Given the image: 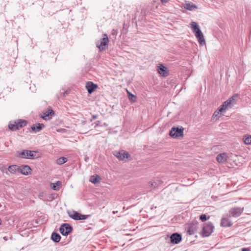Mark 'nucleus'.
<instances>
[{"label":"nucleus","instance_id":"7c9ffc66","mask_svg":"<svg viewBox=\"0 0 251 251\" xmlns=\"http://www.w3.org/2000/svg\"><path fill=\"white\" fill-rule=\"evenodd\" d=\"M200 219L202 221L204 222L207 219V216L205 214H202L200 217Z\"/></svg>","mask_w":251,"mask_h":251},{"label":"nucleus","instance_id":"bb28decb","mask_svg":"<svg viewBox=\"0 0 251 251\" xmlns=\"http://www.w3.org/2000/svg\"><path fill=\"white\" fill-rule=\"evenodd\" d=\"M8 127L12 131H15L18 129L16 122H15L14 124H9Z\"/></svg>","mask_w":251,"mask_h":251},{"label":"nucleus","instance_id":"72a5a7b5","mask_svg":"<svg viewBox=\"0 0 251 251\" xmlns=\"http://www.w3.org/2000/svg\"><path fill=\"white\" fill-rule=\"evenodd\" d=\"M242 251H250V250L248 248H243L242 249Z\"/></svg>","mask_w":251,"mask_h":251},{"label":"nucleus","instance_id":"2f4dec72","mask_svg":"<svg viewBox=\"0 0 251 251\" xmlns=\"http://www.w3.org/2000/svg\"><path fill=\"white\" fill-rule=\"evenodd\" d=\"M236 98H237V96L236 95H234V96H233L231 98H230L228 100H231V102H234V104L235 103V102H236Z\"/></svg>","mask_w":251,"mask_h":251},{"label":"nucleus","instance_id":"5701e85b","mask_svg":"<svg viewBox=\"0 0 251 251\" xmlns=\"http://www.w3.org/2000/svg\"><path fill=\"white\" fill-rule=\"evenodd\" d=\"M100 180V177L98 175L91 176L90 179V181L94 184L99 182Z\"/></svg>","mask_w":251,"mask_h":251},{"label":"nucleus","instance_id":"e433bc0d","mask_svg":"<svg viewBox=\"0 0 251 251\" xmlns=\"http://www.w3.org/2000/svg\"><path fill=\"white\" fill-rule=\"evenodd\" d=\"M66 94H67V91H65V92H64V93H63V97H65V95H66Z\"/></svg>","mask_w":251,"mask_h":251},{"label":"nucleus","instance_id":"7ed1b4c3","mask_svg":"<svg viewBox=\"0 0 251 251\" xmlns=\"http://www.w3.org/2000/svg\"><path fill=\"white\" fill-rule=\"evenodd\" d=\"M109 39L106 34H104L102 38L96 42V44L97 48L100 51H103L105 50V46L108 43Z\"/></svg>","mask_w":251,"mask_h":251},{"label":"nucleus","instance_id":"6ab92c4d","mask_svg":"<svg viewBox=\"0 0 251 251\" xmlns=\"http://www.w3.org/2000/svg\"><path fill=\"white\" fill-rule=\"evenodd\" d=\"M27 122L25 120H19L16 122L18 129L26 125Z\"/></svg>","mask_w":251,"mask_h":251},{"label":"nucleus","instance_id":"4468645a","mask_svg":"<svg viewBox=\"0 0 251 251\" xmlns=\"http://www.w3.org/2000/svg\"><path fill=\"white\" fill-rule=\"evenodd\" d=\"M86 87L88 93L91 94L98 87V86L92 82L89 81L87 83Z\"/></svg>","mask_w":251,"mask_h":251},{"label":"nucleus","instance_id":"dca6fc26","mask_svg":"<svg viewBox=\"0 0 251 251\" xmlns=\"http://www.w3.org/2000/svg\"><path fill=\"white\" fill-rule=\"evenodd\" d=\"M45 126L43 124H37L33 125L31 126L32 130L35 133L40 131Z\"/></svg>","mask_w":251,"mask_h":251},{"label":"nucleus","instance_id":"a211bd4d","mask_svg":"<svg viewBox=\"0 0 251 251\" xmlns=\"http://www.w3.org/2000/svg\"><path fill=\"white\" fill-rule=\"evenodd\" d=\"M51 239L54 242L58 243L61 239V236L58 233L53 232L51 234Z\"/></svg>","mask_w":251,"mask_h":251},{"label":"nucleus","instance_id":"a878e982","mask_svg":"<svg viewBox=\"0 0 251 251\" xmlns=\"http://www.w3.org/2000/svg\"><path fill=\"white\" fill-rule=\"evenodd\" d=\"M60 184L61 182L59 181H57L56 183H52L51 188L55 191L59 190Z\"/></svg>","mask_w":251,"mask_h":251},{"label":"nucleus","instance_id":"412c9836","mask_svg":"<svg viewBox=\"0 0 251 251\" xmlns=\"http://www.w3.org/2000/svg\"><path fill=\"white\" fill-rule=\"evenodd\" d=\"M8 170L12 174H15L17 171H19V167L16 165H11L8 167Z\"/></svg>","mask_w":251,"mask_h":251},{"label":"nucleus","instance_id":"f704fd0d","mask_svg":"<svg viewBox=\"0 0 251 251\" xmlns=\"http://www.w3.org/2000/svg\"><path fill=\"white\" fill-rule=\"evenodd\" d=\"M98 116L97 115H95L93 116L92 118L93 120H95V119H97L98 118Z\"/></svg>","mask_w":251,"mask_h":251},{"label":"nucleus","instance_id":"f3484780","mask_svg":"<svg viewBox=\"0 0 251 251\" xmlns=\"http://www.w3.org/2000/svg\"><path fill=\"white\" fill-rule=\"evenodd\" d=\"M234 105V102H231V100H228L226 101H225L223 104L220 106L224 110H226L228 108L231 107V106Z\"/></svg>","mask_w":251,"mask_h":251},{"label":"nucleus","instance_id":"4c0bfd02","mask_svg":"<svg viewBox=\"0 0 251 251\" xmlns=\"http://www.w3.org/2000/svg\"><path fill=\"white\" fill-rule=\"evenodd\" d=\"M3 239H4L5 240H7V239L6 238V237H4L3 238Z\"/></svg>","mask_w":251,"mask_h":251},{"label":"nucleus","instance_id":"c9c22d12","mask_svg":"<svg viewBox=\"0 0 251 251\" xmlns=\"http://www.w3.org/2000/svg\"><path fill=\"white\" fill-rule=\"evenodd\" d=\"M169 0H161L162 3H167Z\"/></svg>","mask_w":251,"mask_h":251},{"label":"nucleus","instance_id":"c756f323","mask_svg":"<svg viewBox=\"0 0 251 251\" xmlns=\"http://www.w3.org/2000/svg\"><path fill=\"white\" fill-rule=\"evenodd\" d=\"M195 232V229H193V227L191 226L188 229V232L189 233V234L192 235L194 234Z\"/></svg>","mask_w":251,"mask_h":251},{"label":"nucleus","instance_id":"39448f33","mask_svg":"<svg viewBox=\"0 0 251 251\" xmlns=\"http://www.w3.org/2000/svg\"><path fill=\"white\" fill-rule=\"evenodd\" d=\"M170 135L175 138L183 136V128L173 127L170 131Z\"/></svg>","mask_w":251,"mask_h":251},{"label":"nucleus","instance_id":"423d86ee","mask_svg":"<svg viewBox=\"0 0 251 251\" xmlns=\"http://www.w3.org/2000/svg\"><path fill=\"white\" fill-rule=\"evenodd\" d=\"M69 217L75 220H85L89 215H81L75 211L68 212Z\"/></svg>","mask_w":251,"mask_h":251},{"label":"nucleus","instance_id":"f257e3e1","mask_svg":"<svg viewBox=\"0 0 251 251\" xmlns=\"http://www.w3.org/2000/svg\"><path fill=\"white\" fill-rule=\"evenodd\" d=\"M191 28L193 32L195 33L196 38L201 45L203 46L205 45L206 42L204 39L203 34L201 30L199 25L197 23L192 22L191 23Z\"/></svg>","mask_w":251,"mask_h":251},{"label":"nucleus","instance_id":"ddd939ff","mask_svg":"<svg viewBox=\"0 0 251 251\" xmlns=\"http://www.w3.org/2000/svg\"><path fill=\"white\" fill-rule=\"evenodd\" d=\"M31 169L28 165H23L19 167V172L24 175H28L31 173Z\"/></svg>","mask_w":251,"mask_h":251},{"label":"nucleus","instance_id":"0eeeda50","mask_svg":"<svg viewBox=\"0 0 251 251\" xmlns=\"http://www.w3.org/2000/svg\"><path fill=\"white\" fill-rule=\"evenodd\" d=\"M73 230V227L67 223L62 224L59 227V231L63 235H68Z\"/></svg>","mask_w":251,"mask_h":251},{"label":"nucleus","instance_id":"1a4fd4ad","mask_svg":"<svg viewBox=\"0 0 251 251\" xmlns=\"http://www.w3.org/2000/svg\"><path fill=\"white\" fill-rule=\"evenodd\" d=\"M244 208L234 207L230 209L229 212L234 217H238L240 216L243 212Z\"/></svg>","mask_w":251,"mask_h":251},{"label":"nucleus","instance_id":"b1692460","mask_svg":"<svg viewBox=\"0 0 251 251\" xmlns=\"http://www.w3.org/2000/svg\"><path fill=\"white\" fill-rule=\"evenodd\" d=\"M224 111V110L223 109V108H222L221 106H220L219 108L214 112L212 117H220L221 115V113Z\"/></svg>","mask_w":251,"mask_h":251},{"label":"nucleus","instance_id":"aec40b11","mask_svg":"<svg viewBox=\"0 0 251 251\" xmlns=\"http://www.w3.org/2000/svg\"><path fill=\"white\" fill-rule=\"evenodd\" d=\"M54 114V111L52 109H49L48 111L43 113L42 118L43 119L47 120V117L52 116Z\"/></svg>","mask_w":251,"mask_h":251},{"label":"nucleus","instance_id":"cd10ccee","mask_svg":"<svg viewBox=\"0 0 251 251\" xmlns=\"http://www.w3.org/2000/svg\"><path fill=\"white\" fill-rule=\"evenodd\" d=\"M244 141L245 144L246 145L251 144V136H245Z\"/></svg>","mask_w":251,"mask_h":251},{"label":"nucleus","instance_id":"20e7f679","mask_svg":"<svg viewBox=\"0 0 251 251\" xmlns=\"http://www.w3.org/2000/svg\"><path fill=\"white\" fill-rule=\"evenodd\" d=\"M214 226L211 222L205 223L202 228V235L203 236H208L213 232Z\"/></svg>","mask_w":251,"mask_h":251},{"label":"nucleus","instance_id":"473e14b6","mask_svg":"<svg viewBox=\"0 0 251 251\" xmlns=\"http://www.w3.org/2000/svg\"><path fill=\"white\" fill-rule=\"evenodd\" d=\"M101 122L100 121H97L95 122V124L96 125V126H99L100 125Z\"/></svg>","mask_w":251,"mask_h":251},{"label":"nucleus","instance_id":"393cba45","mask_svg":"<svg viewBox=\"0 0 251 251\" xmlns=\"http://www.w3.org/2000/svg\"><path fill=\"white\" fill-rule=\"evenodd\" d=\"M67 161V158L65 157H61L57 159L56 160V163L58 165H62L64 163H66Z\"/></svg>","mask_w":251,"mask_h":251},{"label":"nucleus","instance_id":"6e6552de","mask_svg":"<svg viewBox=\"0 0 251 251\" xmlns=\"http://www.w3.org/2000/svg\"><path fill=\"white\" fill-rule=\"evenodd\" d=\"M114 155L120 160H123L125 158H128L130 157L129 154L124 150L115 151Z\"/></svg>","mask_w":251,"mask_h":251},{"label":"nucleus","instance_id":"2eb2a0df","mask_svg":"<svg viewBox=\"0 0 251 251\" xmlns=\"http://www.w3.org/2000/svg\"><path fill=\"white\" fill-rule=\"evenodd\" d=\"M227 155L226 153H222L217 156L216 159L219 163H223L227 160Z\"/></svg>","mask_w":251,"mask_h":251},{"label":"nucleus","instance_id":"9d476101","mask_svg":"<svg viewBox=\"0 0 251 251\" xmlns=\"http://www.w3.org/2000/svg\"><path fill=\"white\" fill-rule=\"evenodd\" d=\"M170 239L172 243L176 244L181 241L182 237L180 234L176 232L171 235Z\"/></svg>","mask_w":251,"mask_h":251},{"label":"nucleus","instance_id":"58836bf2","mask_svg":"<svg viewBox=\"0 0 251 251\" xmlns=\"http://www.w3.org/2000/svg\"><path fill=\"white\" fill-rule=\"evenodd\" d=\"M151 186H153V183H151Z\"/></svg>","mask_w":251,"mask_h":251},{"label":"nucleus","instance_id":"f8f14e48","mask_svg":"<svg viewBox=\"0 0 251 251\" xmlns=\"http://www.w3.org/2000/svg\"><path fill=\"white\" fill-rule=\"evenodd\" d=\"M157 71L161 76H167L168 75L167 68L162 64H159L158 66Z\"/></svg>","mask_w":251,"mask_h":251},{"label":"nucleus","instance_id":"9b49d317","mask_svg":"<svg viewBox=\"0 0 251 251\" xmlns=\"http://www.w3.org/2000/svg\"><path fill=\"white\" fill-rule=\"evenodd\" d=\"M232 225L231 221L227 216H224L221 219V226L223 227H230Z\"/></svg>","mask_w":251,"mask_h":251},{"label":"nucleus","instance_id":"f03ea898","mask_svg":"<svg viewBox=\"0 0 251 251\" xmlns=\"http://www.w3.org/2000/svg\"><path fill=\"white\" fill-rule=\"evenodd\" d=\"M36 153L34 151L24 150L18 152V156L22 158L33 159L38 157L36 156Z\"/></svg>","mask_w":251,"mask_h":251},{"label":"nucleus","instance_id":"c85d7f7f","mask_svg":"<svg viewBox=\"0 0 251 251\" xmlns=\"http://www.w3.org/2000/svg\"><path fill=\"white\" fill-rule=\"evenodd\" d=\"M128 96V99L133 101H134L135 100V99L136 98V96L133 94H132L131 93H130L129 91H127Z\"/></svg>","mask_w":251,"mask_h":251},{"label":"nucleus","instance_id":"4be33fe9","mask_svg":"<svg viewBox=\"0 0 251 251\" xmlns=\"http://www.w3.org/2000/svg\"><path fill=\"white\" fill-rule=\"evenodd\" d=\"M184 7L187 10L192 11L195 9H196L197 8V6L196 4H194L192 3H186Z\"/></svg>","mask_w":251,"mask_h":251}]
</instances>
